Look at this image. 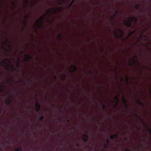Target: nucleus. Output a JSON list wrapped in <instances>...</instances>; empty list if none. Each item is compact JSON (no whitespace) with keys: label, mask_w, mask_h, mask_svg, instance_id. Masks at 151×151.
Masks as SVG:
<instances>
[{"label":"nucleus","mask_w":151,"mask_h":151,"mask_svg":"<svg viewBox=\"0 0 151 151\" xmlns=\"http://www.w3.org/2000/svg\"><path fill=\"white\" fill-rule=\"evenodd\" d=\"M127 19L128 20H125L124 22H125V25L129 27H130L131 26L132 24L131 22L132 21L134 20L135 22H136L138 20V18L136 17H127Z\"/></svg>","instance_id":"f257e3e1"},{"label":"nucleus","mask_w":151,"mask_h":151,"mask_svg":"<svg viewBox=\"0 0 151 151\" xmlns=\"http://www.w3.org/2000/svg\"><path fill=\"white\" fill-rule=\"evenodd\" d=\"M83 139V141L86 142L88 141V136L87 134H83L82 135Z\"/></svg>","instance_id":"f03ea898"},{"label":"nucleus","mask_w":151,"mask_h":151,"mask_svg":"<svg viewBox=\"0 0 151 151\" xmlns=\"http://www.w3.org/2000/svg\"><path fill=\"white\" fill-rule=\"evenodd\" d=\"M36 110L37 111H38L41 109V106L40 104L36 102Z\"/></svg>","instance_id":"7ed1b4c3"},{"label":"nucleus","mask_w":151,"mask_h":151,"mask_svg":"<svg viewBox=\"0 0 151 151\" xmlns=\"http://www.w3.org/2000/svg\"><path fill=\"white\" fill-rule=\"evenodd\" d=\"M25 56L26 61H27L31 59L32 58L31 56L28 55L26 54H25Z\"/></svg>","instance_id":"20e7f679"},{"label":"nucleus","mask_w":151,"mask_h":151,"mask_svg":"<svg viewBox=\"0 0 151 151\" xmlns=\"http://www.w3.org/2000/svg\"><path fill=\"white\" fill-rule=\"evenodd\" d=\"M5 103L6 104H7V105H9L11 103L10 98L6 99V101Z\"/></svg>","instance_id":"39448f33"},{"label":"nucleus","mask_w":151,"mask_h":151,"mask_svg":"<svg viewBox=\"0 0 151 151\" xmlns=\"http://www.w3.org/2000/svg\"><path fill=\"white\" fill-rule=\"evenodd\" d=\"M123 103H124L125 104L126 107V108H127V101L123 96Z\"/></svg>","instance_id":"423d86ee"},{"label":"nucleus","mask_w":151,"mask_h":151,"mask_svg":"<svg viewBox=\"0 0 151 151\" xmlns=\"http://www.w3.org/2000/svg\"><path fill=\"white\" fill-rule=\"evenodd\" d=\"M118 137V134H116V135H113L110 136V138L111 139H114L115 138H116Z\"/></svg>","instance_id":"0eeeda50"},{"label":"nucleus","mask_w":151,"mask_h":151,"mask_svg":"<svg viewBox=\"0 0 151 151\" xmlns=\"http://www.w3.org/2000/svg\"><path fill=\"white\" fill-rule=\"evenodd\" d=\"M38 20L39 21L41 22H42L44 21V19H43V17H40V18H39L38 19Z\"/></svg>","instance_id":"6e6552de"},{"label":"nucleus","mask_w":151,"mask_h":151,"mask_svg":"<svg viewBox=\"0 0 151 151\" xmlns=\"http://www.w3.org/2000/svg\"><path fill=\"white\" fill-rule=\"evenodd\" d=\"M140 4H136L135 5V8L137 9H139Z\"/></svg>","instance_id":"1a4fd4ad"},{"label":"nucleus","mask_w":151,"mask_h":151,"mask_svg":"<svg viewBox=\"0 0 151 151\" xmlns=\"http://www.w3.org/2000/svg\"><path fill=\"white\" fill-rule=\"evenodd\" d=\"M138 104L140 106H144V104L141 102L139 100H138Z\"/></svg>","instance_id":"9d476101"},{"label":"nucleus","mask_w":151,"mask_h":151,"mask_svg":"<svg viewBox=\"0 0 151 151\" xmlns=\"http://www.w3.org/2000/svg\"><path fill=\"white\" fill-rule=\"evenodd\" d=\"M44 118V116H41L39 119V120L40 121L42 122Z\"/></svg>","instance_id":"9b49d317"},{"label":"nucleus","mask_w":151,"mask_h":151,"mask_svg":"<svg viewBox=\"0 0 151 151\" xmlns=\"http://www.w3.org/2000/svg\"><path fill=\"white\" fill-rule=\"evenodd\" d=\"M115 35H116V37L117 38H119L121 37V36L119 35L115 31Z\"/></svg>","instance_id":"f8f14e48"},{"label":"nucleus","mask_w":151,"mask_h":151,"mask_svg":"<svg viewBox=\"0 0 151 151\" xmlns=\"http://www.w3.org/2000/svg\"><path fill=\"white\" fill-rule=\"evenodd\" d=\"M73 68L74 69V70L71 72L72 73H74V72H75L76 70V67L75 65H74L73 66Z\"/></svg>","instance_id":"ddd939ff"},{"label":"nucleus","mask_w":151,"mask_h":151,"mask_svg":"<svg viewBox=\"0 0 151 151\" xmlns=\"http://www.w3.org/2000/svg\"><path fill=\"white\" fill-rule=\"evenodd\" d=\"M104 147L105 148H106V149L108 147V144H105L104 145Z\"/></svg>","instance_id":"4468645a"},{"label":"nucleus","mask_w":151,"mask_h":151,"mask_svg":"<svg viewBox=\"0 0 151 151\" xmlns=\"http://www.w3.org/2000/svg\"><path fill=\"white\" fill-rule=\"evenodd\" d=\"M136 30L132 32H131L128 35V37L130 35L133 34L135 32Z\"/></svg>","instance_id":"2eb2a0df"},{"label":"nucleus","mask_w":151,"mask_h":151,"mask_svg":"<svg viewBox=\"0 0 151 151\" xmlns=\"http://www.w3.org/2000/svg\"><path fill=\"white\" fill-rule=\"evenodd\" d=\"M117 12H116V14H115L113 15L112 16V20H113L115 18V17L116 16V14H117Z\"/></svg>","instance_id":"dca6fc26"},{"label":"nucleus","mask_w":151,"mask_h":151,"mask_svg":"<svg viewBox=\"0 0 151 151\" xmlns=\"http://www.w3.org/2000/svg\"><path fill=\"white\" fill-rule=\"evenodd\" d=\"M22 150V147L16 149L15 151H20Z\"/></svg>","instance_id":"f3484780"},{"label":"nucleus","mask_w":151,"mask_h":151,"mask_svg":"<svg viewBox=\"0 0 151 151\" xmlns=\"http://www.w3.org/2000/svg\"><path fill=\"white\" fill-rule=\"evenodd\" d=\"M148 132L150 134H151V129L148 128Z\"/></svg>","instance_id":"a211bd4d"},{"label":"nucleus","mask_w":151,"mask_h":151,"mask_svg":"<svg viewBox=\"0 0 151 151\" xmlns=\"http://www.w3.org/2000/svg\"><path fill=\"white\" fill-rule=\"evenodd\" d=\"M8 60V59H4V60L2 62L3 63H5V61H7Z\"/></svg>","instance_id":"6ab92c4d"},{"label":"nucleus","mask_w":151,"mask_h":151,"mask_svg":"<svg viewBox=\"0 0 151 151\" xmlns=\"http://www.w3.org/2000/svg\"><path fill=\"white\" fill-rule=\"evenodd\" d=\"M3 90V87L1 85H0V91H2Z\"/></svg>","instance_id":"aec40b11"},{"label":"nucleus","mask_w":151,"mask_h":151,"mask_svg":"<svg viewBox=\"0 0 151 151\" xmlns=\"http://www.w3.org/2000/svg\"><path fill=\"white\" fill-rule=\"evenodd\" d=\"M62 37V35L61 34H59V37H58V38L59 39H61V38Z\"/></svg>","instance_id":"412c9836"},{"label":"nucleus","mask_w":151,"mask_h":151,"mask_svg":"<svg viewBox=\"0 0 151 151\" xmlns=\"http://www.w3.org/2000/svg\"><path fill=\"white\" fill-rule=\"evenodd\" d=\"M106 143H107L106 144H108L110 142V141L109 139H107L106 140Z\"/></svg>","instance_id":"4be33fe9"},{"label":"nucleus","mask_w":151,"mask_h":151,"mask_svg":"<svg viewBox=\"0 0 151 151\" xmlns=\"http://www.w3.org/2000/svg\"><path fill=\"white\" fill-rule=\"evenodd\" d=\"M136 116H137V117L139 119H140V120H141V118H140V117H139V116H138L137 115V114H136Z\"/></svg>","instance_id":"5701e85b"},{"label":"nucleus","mask_w":151,"mask_h":151,"mask_svg":"<svg viewBox=\"0 0 151 151\" xmlns=\"http://www.w3.org/2000/svg\"><path fill=\"white\" fill-rule=\"evenodd\" d=\"M105 107H106L104 105H103V109H105Z\"/></svg>","instance_id":"b1692460"},{"label":"nucleus","mask_w":151,"mask_h":151,"mask_svg":"<svg viewBox=\"0 0 151 151\" xmlns=\"http://www.w3.org/2000/svg\"><path fill=\"white\" fill-rule=\"evenodd\" d=\"M56 10H57V11H59V9L58 8H56Z\"/></svg>","instance_id":"393cba45"},{"label":"nucleus","mask_w":151,"mask_h":151,"mask_svg":"<svg viewBox=\"0 0 151 151\" xmlns=\"http://www.w3.org/2000/svg\"><path fill=\"white\" fill-rule=\"evenodd\" d=\"M134 57L135 58L137 59V56L136 55L134 56Z\"/></svg>","instance_id":"a878e982"},{"label":"nucleus","mask_w":151,"mask_h":151,"mask_svg":"<svg viewBox=\"0 0 151 151\" xmlns=\"http://www.w3.org/2000/svg\"><path fill=\"white\" fill-rule=\"evenodd\" d=\"M126 151H131V150H130L129 149H127L126 150Z\"/></svg>","instance_id":"bb28decb"},{"label":"nucleus","mask_w":151,"mask_h":151,"mask_svg":"<svg viewBox=\"0 0 151 151\" xmlns=\"http://www.w3.org/2000/svg\"><path fill=\"white\" fill-rule=\"evenodd\" d=\"M115 99H118V98H117V97H115V98H114Z\"/></svg>","instance_id":"cd10ccee"},{"label":"nucleus","mask_w":151,"mask_h":151,"mask_svg":"<svg viewBox=\"0 0 151 151\" xmlns=\"http://www.w3.org/2000/svg\"><path fill=\"white\" fill-rule=\"evenodd\" d=\"M140 146H141V147H143V145H142V144H140Z\"/></svg>","instance_id":"c85d7f7f"},{"label":"nucleus","mask_w":151,"mask_h":151,"mask_svg":"<svg viewBox=\"0 0 151 151\" xmlns=\"http://www.w3.org/2000/svg\"><path fill=\"white\" fill-rule=\"evenodd\" d=\"M49 11H50V12H51V9H49Z\"/></svg>","instance_id":"c756f323"},{"label":"nucleus","mask_w":151,"mask_h":151,"mask_svg":"<svg viewBox=\"0 0 151 151\" xmlns=\"http://www.w3.org/2000/svg\"><path fill=\"white\" fill-rule=\"evenodd\" d=\"M12 68L13 69H14V67L13 66H12Z\"/></svg>","instance_id":"7c9ffc66"},{"label":"nucleus","mask_w":151,"mask_h":151,"mask_svg":"<svg viewBox=\"0 0 151 151\" xmlns=\"http://www.w3.org/2000/svg\"><path fill=\"white\" fill-rule=\"evenodd\" d=\"M26 0V2L27 3L28 2V0Z\"/></svg>","instance_id":"2f4dec72"},{"label":"nucleus","mask_w":151,"mask_h":151,"mask_svg":"<svg viewBox=\"0 0 151 151\" xmlns=\"http://www.w3.org/2000/svg\"><path fill=\"white\" fill-rule=\"evenodd\" d=\"M0 65H2V63H0Z\"/></svg>","instance_id":"473e14b6"},{"label":"nucleus","mask_w":151,"mask_h":151,"mask_svg":"<svg viewBox=\"0 0 151 151\" xmlns=\"http://www.w3.org/2000/svg\"><path fill=\"white\" fill-rule=\"evenodd\" d=\"M63 107V106H61V108H62Z\"/></svg>","instance_id":"72a5a7b5"},{"label":"nucleus","mask_w":151,"mask_h":151,"mask_svg":"<svg viewBox=\"0 0 151 151\" xmlns=\"http://www.w3.org/2000/svg\"><path fill=\"white\" fill-rule=\"evenodd\" d=\"M65 77H66V76H64V78H65Z\"/></svg>","instance_id":"f704fd0d"},{"label":"nucleus","mask_w":151,"mask_h":151,"mask_svg":"<svg viewBox=\"0 0 151 151\" xmlns=\"http://www.w3.org/2000/svg\"><path fill=\"white\" fill-rule=\"evenodd\" d=\"M67 122H69V120H67Z\"/></svg>","instance_id":"c9c22d12"},{"label":"nucleus","mask_w":151,"mask_h":151,"mask_svg":"<svg viewBox=\"0 0 151 151\" xmlns=\"http://www.w3.org/2000/svg\"><path fill=\"white\" fill-rule=\"evenodd\" d=\"M45 15H44V16L43 17H45Z\"/></svg>","instance_id":"e433bc0d"},{"label":"nucleus","mask_w":151,"mask_h":151,"mask_svg":"<svg viewBox=\"0 0 151 151\" xmlns=\"http://www.w3.org/2000/svg\"><path fill=\"white\" fill-rule=\"evenodd\" d=\"M12 81L13 82H14V80H12Z\"/></svg>","instance_id":"4c0bfd02"},{"label":"nucleus","mask_w":151,"mask_h":151,"mask_svg":"<svg viewBox=\"0 0 151 151\" xmlns=\"http://www.w3.org/2000/svg\"><path fill=\"white\" fill-rule=\"evenodd\" d=\"M9 61V62H10V63H11V60H10Z\"/></svg>","instance_id":"58836bf2"},{"label":"nucleus","mask_w":151,"mask_h":151,"mask_svg":"<svg viewBox=\"0 0 151 151\" xmlns=\"http://www.w3.org/2000/svg\"><path fill=\"white\" fill-rule=\"evenodd\" d=\"M55 78H56V76H55Z\"/></svg>","instance_id":"ea45409f"},{"label":"nucleus","mask_w":151,"mask_h":151,"mask_svg":"<svg viewBox=\"0 0 151 151\" xmlns=\"http://www.w3.org/2000/svg\"><path fill=\"white\" fill-rule=\"evenodd\" d=\"M17 67H19V65H17Z\"/></svg>","instance_id":"a19ab883"},{"label":"nucleus","mask_w":151,"mask_h":151,"mask_svg":"<svg viewBox=\"0 0 151 151\" xmlns=\"http://www.w3.org/2000/svg\"><path fill=\"white\" fill-rule=\"evenodd\" d=\"M74 1V0H73V1L72 3H73Z\"/></svg>","instance_id":"79ce46f5"},{"label":"nucleus","mask_w":151,"mask_h":151,"mask_svg":"<svg viewBox=\"0 0 151 151\" xmlns=\"http://www.w3.org/2000/svg\"><path fill=\"white\" fill-rule=\"evenodd\" d=\"M72 3L71 4H70V6L72 5Z\"/></svg>","instance_id":"37998d69"},{"label":"nucleus","mask_w":151,"mask_h":151,"mask_svg":"<svg viewBox=\"0 0 151 151\" xmlns=\"http://www.w3.org/2000/svg\"><path fill=\"white\" fill-rule=\"evenodd\" d=\"M29 81H30V82L31 81V80H29Z\"/></svg>","instance_id":"c03bdc74"},{"label":"nucleus","mask_w":151,"mask_h":151,"mask_svg":"<svg viewBox=\"0 0 151 151\" xmlns=\"http://www.w3.org/2000/svg\"><path fill=\"white\" fill-rule=\"evenodd\" d=\"M45 97V98H47V96H46Z\"/></svg>","instance_id":"a18cd8bd"},{"label":"nucleus","mask_w":151,"mask_h":151,"mask_svg":"<svg viewBox=\"0 0 151 151\" xmlns=\"http://www.w3.org/2000/svg\"><path fill=\"white\" fill-rule=\"evenodd\" d=\"M18 59L19 60V58H18Z\"/></svg>","instance_id":"49530a36"}]
</instances>
